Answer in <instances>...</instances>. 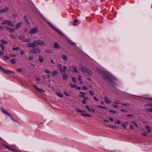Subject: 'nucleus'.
Returning <instances> with one entry per match:
<instances>
[{"label":"nucleus","instance_id":"36","mask_svg":"<svg viewBox=\"0 0 152 152\" xmlns=\"http://www.w3.org/2000/svg\"><path fill=\"white\" fill-rule=\"evenodd\" d=\"M0 47L4 51L5 49L4 45H1L0 43Z\"/></svg>","mask_w":152,"mask_h":152},{"label":"nucleus","instance_id":"47","mask_svg":"<svg viewBox=\"0 0 152 152\" xmlns=\"http://www.w3.org/2000/svg\"><path fill=\"white\" fill-rule=\"evenodd\" d=\"M148 106H151L152 107V104L149 103V104H146L145 105V107H147Z\"/></svg>","mask_w":152,"mask_h":152},{"label":"nucleus","instance_id":"23","mask_svg":"<svg viewBox=\"0 0 152 152\" xmlns=\"http://www.w3.org/2000/svg\"><path fill=\"white\" fill-rule=\"evenodd\" d=\"M44 57L42 56H40L39 58V61L40 62L42 63L43 62Z\"/></svg>","mask_w":152,"mask_h":152},{"label":"nucleus","instance_id":"40","mask_svg":"<svg viewBox=\"0 0 152 152\" xmlns=\"http://www.w3.org/2000/svg\"><path fill=\"white\" fill-rule=\"evenodd\" d=\"M63 68L64 69V70L63 72H64V73H65L66 72V70L67 69L66 66H63Z\"/></svg>","mask_w":152,"mask_h":152},{"label":"nucleus","instance_id":"50","mask_svg":"<svg viewBox=\"0 0 152 152\" xmlns=\"http://www.w3.org/2000/svg\"><path fill=\"white\" fill-rule=\"evenodd\" d=\"M109 112L110 113H114V114L116 113V111H114V110H109Z\"/></svg>","mask_w":152,"mask_h":152},{"label":"nucleus","instance_id":"22","mask_svg":"<svg viewBox=\"0 0 152 152\" xmlns=\"http://www.w3.org/2000/svg\"><path fill=\"white\" fill-rule=\"evenodd\" d=\"M109 126L112 129H114L115 128H118V126H117L115 125H109Z\"/></svg>","mask_w":152,"mask_h":152},{"label":"nucleus","instance_id":"10","mask_svg":"<svg viewBox=\"0 0 152 152\" xmlns=\"http://www.w3.org/2000/svg\"><path fill=\"white\" fill-rule=\"evenodd\" d=\"M38 28L36 27L33 28L31 29L30 30V33L31 34H33L37 33L38 31Z\"/></svg>","mask_w":152,"mask_h":152},{"label":"nucleus","instance_id":"35","mask_svg":"<svg viewBox=\"0 0 152 152\" xmlns=\"http://www.w3.org/2000/svg\"><path fill=\"white\" fill-rule=\"evenodd\" d=\"M10 61L13 64H14L16 63V61L15 59H12L10 60Z\"/></svg>","mask_w":152,"mask_h":152},{"label":"nucleus","instance_id":"41","mask_svg":"<svg viewBox=\"0 0 152 152\" xmlns=\"http://www.w3.org/2000/svg\"><path fill=\"white\" fill-rule=\"evenodd\" d=\"M146 128L148 129V132L149 133H151V130H150V128L148 126H146Z\"/></svg>","mask_w":152,"mask_h":152},{"label":"nucleus","instance_id":"57","mask_svg":"<svg viewBox=\"0 0 152 152\" xmlns=\"http://www.w3.org/2000/svg\"><path fill=\"white\" fill-rule=\"evenodd\" d=\"M4 58L6 60H8L9 59V57L7 56H4Z\"/></svg>","mask_w":152,"mask_h":152},{"label":"nucleus","instance_id":"34","mask_svg":"<svg viewBox=\"0 0 152 152\" xmlns=\"http://www.w3.org/2000/svg\"><path fill=\"white\" fill-rule=\"evenodd\" d=\"M0 42L3 44H7V42L3 39L1 40Z\"/></svg>","mask_w":152,"mask_h":152},{"label":"nucleus","instance_id":"55","mask_svg":"<svg viewBox=\"0 0 152 152\" xmlns=\"http://www.w3.org/2000/svg\"><path fill=\"white\" fill-rule=\"evenodd\" d=\"M126 116L127 117H131L133 116V115L128 114L126 115Z\"/></svg>","mask_w":152,"mask_h":152},{"label":"nucleus","instance_id":"60","mask_svg":"<svg viewBox=\"0 0 152 152\" xmlns=\"http://www.w3.org/2000/svg\"><path fill=\"white\" fill-rule=\"evenodd\" d=\"M4 52L0 50V56L4 54Z\"/></svg>","mask_w":152,"mask_h":152},{"label":"nucleus","instance_id":"58","mask_svg":"<svg viewBox=\"0 0 152 152\" xmlns=\"http://www.w3.org/2000/svg\"><path fill=\"white\" fill-rule=\"evenodd\" d=\"M78 80L79 81H80L81 80V76L80 75H78Z\"/></svg>","mask_w":152,"mask_h":152},{"label":"nucleus","instance_id":"53","mask_svg":"<svg viewBox=\"0 0 152 152\" xmlns=\"http://www.w3.org/2000/svg\"><path fill=\"white\" fill-rule=\"evenodd\" d=\"M83 88L84 90H87L88 89L85 86H83Z\"/></svg>","mask_w":152,"mask_h":152},{"label":"nucleus","instance_id":"49","mask_svg":"<svg viewBox=\"0 0 152 152\" xmlns=\"http://www.w3.org/2000/svg\"><path fill=\"white\" fill-rule=\"evenodd\" d=\"M19 49V48L18 47H17V48H12V50H18Z\"/></svg>","mask_w":152,"mask_h":152},{"label":"nucleus","instance_id":"42","mask_svg":"<svg viewBox=\"0 0 152 152\" xmlns=\"http://www.w3.org/2000/svg\"><path fill=\"white\" fill-rule=\"evenodd\" d=\"M146 128L148 129V132L149 133H151V130H150V128L148 126H146Z\"/></svg>","mask_w":152,"mask_h":152},{"label":"nucleus","instance_id":"29","mask_svg":"<svg viewBox=\"0 0 152 152\" xmlns=\"http://www.w3.org/2000/svg\"><path fill=\"white\" fill-rule=\"evenodd\" d=\"M97 107L98 108H101L103 109H106V110H107L108 109V108H107V107H103V106H102L101 105H98L97 106Z\"/></svg>","mask_w":152,"mask_h":152},{"label":"nucleus","instance_id":"19","mask_svg":"<svg viewBox=\"0 0 152 152\" xmlns=\"http://www.w3.org/2000/svg\"><path fill=\"white\" fill-rule=\"evenodd\" d=\"M22 25V23L20 22L17 23L15 26V29H18V28L20 27Z\"/></svg>","mask_w":152,"mask_h":152},{"label":"nucleus","instance_id":"11","mask_svg":"<svg viewBox=\"0 0 152 152\" xmlns=\"http://www.w3.org/2000/svg\"><path fill=\"white\" fill-rule=\"evenodd\" d=\"M50 26H51L59 34L61 35L62 36H63V34L62 33V32L60 31L59 30L56 28H55L52 24L51 23H50L49 24Z\"/></svg>","mask_w":152,"mask_h":152},{"label":"nucleus","instance_id":"51","mask_svg":"<svg viewBox=\"0 0 152 152\" xmlns=\"http://www.w3.org/2000/svg\"><path fill=\"white\" fill-rule=\"evenodd\" d=\"M93 99L96 101H99L98 99H97L96 96H94L93 97Z\"/></svg>","mask_w":152,"mask_h":152},{"label":"nucleus","instance_id":"15","mask_svg":"<svg viewBox=\"0 0 152 152\" xmlns=\"http://www.w3.org/2000/svg\"><path fill=\"white\" fill-rule=\"evenodd\" d=\"M35 43H34V41L33 43H29L27 44V46L28 47H32L33 48L35 46Z\"/></svg>","mask_w":152,"mask_h":152},{"label":"nucleus","instance_id":"16","mask_svg":"<svg viewBox=\"0 0 152 152\" xmlns=\"http://www.w3.org/2000/svg\"><path fill=\"white\" fill-rule=\"evenodd\" d=\"M86 107L90 113L92 112L93 113H94L95 112V110L92 108L90 109L88 105H86Z\"/></svg>","mask_w":152,"mask_h":152},{"label":"nucleus","instance_id":"48","mask_svg":"<svg viewBox=\"0 0 152 152\" xmlns=\"http://www.w3.org/2000/svg\"><path fill=\"white\" fill-rule=\"evenodd\" d=\"M114 103L117 104H120V102L118 101H117L115 102H114Z\"/></svg>","mask_w":152,"mask_h":152},{"label":"nucleus","instance_id":"5","mask_svg":"<svg viewBox=\"0 0 152 152\" xmlns=\"http://www.w3.org/2000/svg\"><path fill=\"white\" fill-rule=\"evenodd\" d=\"M2 24L3 25H8L10 26L13 27L15 25L12 23V22L9 20H4Z\"/></svg>","mask_w":152,"mask_h":152},{"label":"nucleus","instance_id":"28","mask_svg":"<svg viewBox=\"0 0 152 152\" xmlns=\"http://www.w3.org/2000/svg\"><path fill=\"white\" fill-rule=\"evenodd\" d=\"M24 19H25V22L26 23V24L27 25L28 24L29 25V23L28 21V20L27 19L26 16H24Z\"/></svg>","mask_w":152,"mask_h":152},{"label":"nucleus","instance_id":"7","mask_svg":"<svg viewBox=\"0 0 152 152\" xmlns=\"http://www.w3.org/2000/svg\"><path fill=\"white\" fill-rule=\"evenodd\" d=\"M0 68L2 70V71L4 73L7 74H11L12 73L15 74L14 72L12 71L6 70L4 69L2 66H0Z\"/></svg>","mask_w":152,"mask_h":152},{"label":"nucleus","instance_id":"56","mask_svg":"<svg viewBox=\"0 0 152 152\" xmlns=\"http://www.w3.org/2000/svg\"><path fill=\"white\" fill-rule=\"evenodd\" d=\"M87 101L85 100H84L82 101V103L83 104H85L86 103Z\"/></svg>","mask_w":152,"mask_h":152},{"label":"nucleus","instance_id":"61","mask_svg":"<svg viewBox=\"0 0 152 152\" xmlns=\"http://www.w3.org/2000/svg\"><path fill=\"white\" fill-rule=\"evenodd\" d=\"M34 58V57L33 56H31L29 58V59L30 60H32Z\"/></svg>","mask_w":152,"mask_h":152},{"label":"nucleus","instance_id":"6","mask_svg":"<svg viewBox=\"0 0 152 152\" xmlns=\"http://www.w3.org/2000/svg\"><path fill=\"white\" fill-rule=\"evenodd\" d=\"M18 38L20 40L26 42H30L31 40L30 39H26L25 38L23 35L20 36L18 37Z\"/></svg>","mask_w":152,"mask_h":152},{"label":"nucleus","instance_id":"31","mask_svg":"<svg viewBox=\"0 0 152 152\" xmlns=\"http://www.w3.org/2000/svg\"><path fill=\"white\" fill-rule=\"evenodd\" d=\"M147 112H152V108H147L145 110Z\"/></svg>","mask_w":152,"mask_h":152},{"label":"nucleus","instance_id":"44","mask_svg":"<svg viewBox=\"0 0 152 152\" xmlns=\"http://www.w3.org/2000/svg\"><path fill=\"white\" fill-rule=\"evenodd\" d=\"M72 80L74 83H76V78L75 77H72Z\"/></svg>","mask_w":152,"mask_h":152},{"label":"nucleus","instance_id":"9","mask_svg":"<svg viewBox=\"0 0 152 152\" xmlns=\"http://www.w3.org/2000/svg\"><path fill=\"white\" fill-rule=\"evenodd\" d=\"M34 43H35V45L37 44L38 45H43L45 44V42L43 41L39 40L34 41Z\"/></svg>","mask_w":152,"mask_h":152},{"label":"nucleus","instance_id":"54","mask_svg":"<svg viewBox=\"0 0 152 152\" xmlns=\"http://www.w3.org/2000/svg\"><path fill=\"white\" fill-rule=\"evenodd\" d=\"M10 37L16 39V37H15L14 35L12 34L10 35Z\"/></svg>","mask_w":152,"mask_h":152},{"label":"nucleus","instance_id":"45","mask_svg":"<svg viewBox=\"0 0 152 152\" xmlns=\"http://www.w3.org/2000/svg\"><path fill=\"white\" fill-rule=\"evenodd\" d=\"M15 31V29L14 28H10L9 30V31L10 33H12Z\"/></svg>","mask_w":152,"mask_h":152},{"label":"nucleus","instance_id":"64","mask_svg":"<svg viewBox=\"0 0 152 152\" xmlns=\"http://www.w3.org/2000/svg\"><path fill=\"white\" fill-rule=\"evenodd\" d=\"M132 122L134 124V125L136 127H138V125L136 124V123H135V122H134V121H133Z\"/></svg>","mask_w":152,"mask_h":152},{"label":"nucleus","instance_id":"3","mask_svg":"<svg viewBox=\"0 0 152 152\" xmlns=\"http://www.w3.org/2000/svg\"><path fill=\"white\" fill-rule=\"evenodd\" d=\"M1 110L6 115L10 117L12 121L19 124L18 121L17 119L13 117L7 111L5 110L3 108H1Z\"/></svg>","mask_w":152,"mask_h":152},{"label":"nucleus","instance_id":"30","mask_svg":"<svg viewBox=\"0 0 152 152\" xmlns=\"http://www.w3.org/2000/svg\"><path fill=\"white\" fill-rule=\"evenodd\" d=\"M56 94L59 97H63V95L62 94L58 92L56 93Z\"/></svg>","mask_w":152,"mask_h":152},{"label":"nucleus","instance_id":"52","mask_svg":"<svg viewBox=\"0 0 152 152\" xmlns=\"http://www.w3.org/2000/svg\"><path fill=\"white\" fill-rule=\"evenodd\" d=\"M122 104L126 106H129L130 105L129 104V103Z\"/></svg>","mask_w":152,"mask_h":152},{"label":"nucleus","instance_id":"17","mask_svg":"<svg viewBox=\"0 0 152 152\" xmlns=\"http://www.w3.org/2000/svg\"><path fill=\"white\" fill-rule=\"evenodd\" d=\"M63 75L62 77H63V80H66L68 78H69V77L68 75L65 74V73H63Z\"/></svg>","mask_w":152,"mask_h":152},{"label":"nucleus","instance_id":"1","mask_svg":"<svg viewBox=\"0 0 152 152\" xmlns=\"http://www.w3.org/2000/svg\"><path fill=\"white\" fill-rule=\"evenodd\" d=\"M104 80L110 85L114 87L117 86V84L113 81L116 80V79L111 74L108 73H105L103 75Z\"/></svg>","mask_w":152,"mask_h":152},{"label":"nucleus","instance_id":"2","mask_svg":"<svg viewBox=\"0 0 152 152\" xmlns=\"http://www.w3.org/2000/svg\"><path fill=\"white\" fill-rule=\"evenodd\" d=\"M81 71L85 76H88L92 74V71L88 69L83 66L81 67Z\"/></svg>","mask_w":152,"mask_h":152},{"label":"nucleus","instance_id":"27","mask_svg":"<svg viewBox=\"0 0 152 152\" xmlns=\"http://www.w3.org/2000/svg\"><path fill=\"white\" fill-rule=\"evenodd\" d=\"M45 52L48 53H52V51L51 50L49 49H45Z\"/></svg>","mask_w":152,"mask_h":152},{"label":"nucleus","instance_id":"12","mask_svg":"<svg viewBox=\"0 0 152 152\" xmlns=\"http://www.w3.org/2000/svg\"><path fill=\"white\" fill-rule=\"evenodd\" d=\"M9 8L8 6L6 7L3 9L0 10V13H1L3 12H5L9 10Z\"/></svg>","mask_w":152,"mask_h":152},{"label":"nucleus","instance_id":"14","mask_svg":"<svg viewBox=\"0 0 152 152\" xmlns=\"http://www.w3.org/2000/svg\"><path fill=\"white\" fill-rule=\"evenodd\" d=\"M32 86H33V87L36 89L38 91L41 92H43L45 91L43 89H41V88H37V87H36L33 84H32Z\"/></svg>","mask_w":152,"mask_h":152},{"label":"nucleus","instance_id":"38","mask_svg":"<svg viewBox=\"0 0 152 152\" xmlns=\"http://www.w3.org/2000/svg\"><path fill=\"white\" fill-rule=\"evenodd\" d=\"M23 70V69L22 68H21L18 69H17V71L19 73L20 72H21Z\"/></svg>","mask_w":152,"mask_h":152},{"label":"nucleus","instance_id":"46","mask_svg":"<svg viewBox=\"0 0 152 152\" xmlns=\"http://www.w3.org/2000/svg\"><path fill=\"white\" fill-rule=\"evenodd\" d=\"M89 94L92 96H93L94 95V93L91 91H90L89 92Z\"/></svg>","mask_w":152,"mask_h":152},{"label":"nucleus","instance_id":"43","mask_svg":"<svg viewBox=\"0 0 152 152\" xmlns=\"http://www.w3.org/2000/svg\"><path fill=\"white\" fill-rule=\"evenodd\" d=\"M142 135L144 136H146L148 134V133L146 132H143L141 134Z\"/></svg>","mask_w":152,"mask_h":152},{"label":"nucleus","instance_id":"33","mask_svg":"<svg viewBox=\"0 0 152 152\" xmlns=\"http://www.w3.org/2000/svg\"><path fill=\"white\" fill-rule=\"evenodd\" d=\"M69 85L72 88H76L77 85L75 84H72L71 83H69Z\"/></svg>","mask_w":152,"mask_h":152},{"label":"nucleus","instance_id":"63","mask_svg":"<svg viewBox=\"0 0 152 152\" xmlns=\"http://www.w3.org/2000/svg\"><path fill=\"white\" fill-rule=\"evenodd\" d=\"M76 88L78 90H80L82 89V88L80 87H76Z\"/></svg>","mask_w":152,"mask_h":152},{"label":"nucleus","instance_id":"24","mask_svg":"<svg viewBox=\"0 0 152 152\" xmlns=\"http://www.w3.org/2000/svg\"><path fill=\"white\" fill-rule=\"evenodd\" d=\"M79 97L80 98H83L84 99L86 100H88V97H86L84 95H79Z\"/></svg>","mask_w":152,"mask_h":152},{"label":"nucleus","instance_id":"13","mask_svg":"<svg viewBox=\"0 0 152 152\" xmlns=\"http://www.w3.org/2000/svg\"><path fill=\"white\" fill-rule=\"evenodd\" d=\"M5 148H6L7 149H8V150L15 152V151H16V150L15 149L13 148L10 147V146L8 145H5Z\"/></svg>","mask_w":152,"mask_h":152},{"label":"nucleus","instance_id":"26","mask_svg":"<svg viewBox=\"0 0 152 152\" xmlns=\"http://www.w3.org/2000/svg\"><path fill=\"white\" fill-rule=\"evenodd\" d=\"M72 68H73L74 72L76 73H78V71L77 70V67L76 66L74 67L73 66H72Z\"/></svg>","mask_w":152,"mask_h":152},{"label":"nucleus","instance_id":"4","mask_svg":"<svg viewBox=\"0 0 152 152\" xmlns=\"http://www.w3.org/2000/svg\"><path fill=\"white\" fill-rule=\"evenodd\" d=\"M76 111L78 113H82L81 114V115L83 117H91L92 116L90 114L84 113H86V112L85 111L81 110L78 108H77L76 109Z\"/></svg>","mask_w":152,"mask_h":152},{"label":"nucleus","instance_id":"62","mask_svg":"<svg viewBox=\"0 0 152 152\" xmlns=\"http://www.w3.org/2000/svg\"><path fill=\"white\" fill-rule=\"evenodd\" d=\"M17 16V15H13V18L14 19H15L16 18Z\"/></svg>","mask_w":152,"mask_h":152},{"label":"nucleus","instance_id":"8","mask_svg":"<svg viewBox=\"0 0 152 152\" xmlns=\"http://www.w3.org/2000/svg\"><path fill=\"white\" fill-rule=\"evenodd\" d=\"M30 51L31 53L34 54H39L41 52L40 50L38 48H36L34 49L30 50Z\"/></svg>","mask_w":152,"mask_h":152},{"label":"nucleus","instance_id":"32","mask_svg":"<svg viewBox=\"0 0 152 152\" xmlns=\"http://www.w3.org/2000/svg\"><path fill=\"white\" fill-rule=\"evenodd\" d=\"M62 58L64 60H66L67 59V56L66 55H63L62 56Z\"/></svg>","mask_w":152,"mask_h":152},{"label":"nucleus","instance_id":"37","mask_svg":"<svg viewBox=\"0 0 152 152\" xmlns=\"http://www.w3.org/2000/svg\"><path fill=\"white\" fill-rule=\"evenodd\" d=\"M45 72H46L47 73L49 74H51V72H50V71L48 70L47 69H45Z\"/></svg>","mask_w":152,"mask_h":152},{"label":"nucleus","instance_id":"20","mask_svg":"<svg viewBox=\"0 0 152 152\" xmlns=\"http://www.w3.org/2000/svg\"><path fill=\"white\" fill-rule=\"evenodd\" d=\"M105 102L107 104H109L110 102L109 99L107 97H104Z\"/></svg>","mask_w":152,"mask_h":152},{"label":"nucleus","instance_id":"21","mask_svg":"<svg viewBox=\"0 0 152 152\" xmlns=\"http://www.w3.org/2000/svg\"><path fill=\"white\" fill-rule=\"evenodd\" d=\"M54 47L57 49L60 48V46L58 45V44L57 42H55L54 43Z\"/></svg>","mask_w":152,"mask_h":152},{"label":"nucleus","instance_id":"18","mask_svg":"<svg viewBox=\"0 0 152 152\" xmlns=\"http://www.w3.org/2000/svg\"><path fill=\"white\" fill-rule=\"evenodd\" d=\"M58 67L59 69L60 70V72L61 73H63L64 72V70L62 69V65L60 64H58Z\"/></svg>","mask_w":152,"mask_h":152},{"label":"nucleus","instance_id":"59","mask_svg":"<svg viewBox=\"0 0 152 152\" xmlns=\"http://www.w3.org/2000/svg\"><path fill=\"white\" fill-rule=\"evenodd\" d=\"M24 53V52L23 50H22L20 51V54L21 55H23Z\"/></svg>","mask_w":152,"mask_h":152},{"label":"nucleus","instance_id":"25","mask_svg":"<svg viewBox=\"0 0 152 152\" xmlns=\"http://www.w3.org/2000/svg\"><path fill=\"white\" fill-rule=\"evenodd\" d=\"M58 74V72L56 70V71L53 72H52V75L53 76H54L56 75H57Z\"/></svg>","mask_w":152,"mask_h":152},{"label":"nucleus","instance_id":"39","mask_svg":"<svg viewBox=\"0 0 152 152\" xmlns=\"http://www.w3.org/2000/svg\"><path fill=\"white\" fill-rule=\"evenodd\" d=\"M64 93L65 94V95L67 96H69L70 95V94L67 93V92L66 91H64Z\"/></svg>","mask_w":152,"mask_h":152}]
</instances>
